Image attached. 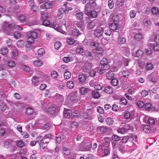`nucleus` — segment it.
<instances>
[{
	"instance_id": "1",
	"label": "nucleus",
	"mask_w": 159,
	"mask_h": 159,
	"mask_svg": "<svg viewBox=\"0 0 159 159\" xmlns=\"http://www.w3.org/2000/svg\"><path fill=\"white\" fill-rule=\"evenodd\" d=\"M105 139L106 143L103 144L101 149V152L102 154H103L102 156H107L110 153L109 146L111 139L108 137H106Z\"/></svg>"
},
{
	"instance_id": "2",
	"label": "nucleus",
	"mask_w": 159,
	"mask_h": 159,
	"mask_svg": "<svg viewBox=\"0 0 159 159\" xmlns=\"http://www.w3.org/2000/svg\"><path fill=\"white\" fill-rule=\"evenodd\" d=\"M69 4L67 2H66L62 7L60 8L58 11L57 16L60 19L62 18L64 13H67L70 10Z\"/></svg>"
},
{
	"instance_id": "3",
	"label": "nucleus",
	"mask_w": 159,
	"mask_h": 159,
	"mask_svg": "<svg viewBox=\"0 0 159 159\" xmlns=\"http://www.w3.org/2000/svg\"><path fill=\"white\" fill-rule=\"evenodd\" d=\"M91 48L94 50H96V52H98V55H100L103 52L102 48L99 47V43L95 41H93L91 42Z\"/></svg>"
},
{
	"instance_id": "4",
	"label": "nucleus",
	"mask_w": 159,
	"mask_h": 159,
	"mask_svg": "<svg viewBox=\"0 0 159 159\" xmlns=\"http://www.w3.org/2000/svg\"><path fill=\"white\" fill-rule=\"evenodd\" d=\"M121 139L120 137L116 135L113 134L111 137V145L112 148L113 149L116 148V146Z\"/></svg>"
},
{
	"instance_id": "5",
	"label": "nucleus",
	"mask_w": 159,
	"mask_h": 159,
	"mask_svg": "<svg viewBox=\"0 0 159 159\" xmlns=\"http://www.w3.org/2000/svg\"><path fill=\"white\" fill-rule=\"evenodd\" d=\"M71 30V34L74 36L78 37L81 35V33L76 27L75 23H70V30Z\"/></svg>"
},
{
	"instance_id": "6",
	"label": "nucleus",
	"mask_w": 159,
	"mask_h": 159,
	"mask_svg": "<svg viewBox=\"0 0 159 159\" xmlns=\"http://www.w3.org/2000/svg\"><path fill=\"white\" fill-rule=\"evenodd\" d=\"M82 137L81 135L80 134H78L77 133L72 134L70 136V145H73V143L75 142V140L76 141H80Z\"/></svg>"
},
{
	"instance_id": "7",
	"label": "nucleus",
	"mask_w": 159,
	"mask_h": 159,
	"mask_svg": "<svg viewBox=\"0 0 159 159\" xmlns=\"http://www.w3.org/2000/svg\"><path fill=\"white\" fill-rule=\"evenodd\" d=\"M84 13L89 17L94 18L98 15L97 12L94 10H91L90 9H84Z\"/></svg>"
},
{
	"instance_id": "8",
	"label": "nucleus",
	"mask_w": 159,
	"mask_h": 159,
	"mask_svg": "<svg viewBox=\"0 0 159 159\" xmlns=\"http://www.w3.org/2000/svg\"><path fill=\"white\" fill-rule=\"evenodd\" d=\"M130 129V126L128 124H126L121 128H119L117 129L118 133L122 134L127 132Z\"/></svg>"
},
{
	"instance_id": "9",
	"label": "nucleus",
	"mask_w": 159,
	"mask_h": 159,
	"mask_svg": "<svg viewBox=\"0 0 159 159\" xmlns=\"http://www.w3.org/2000/svg\"><path fill=\"white\" fill-rule=\"evenodd\" d=\"M104 30L102 28L99 27L96 29L93 33L94 36L97 38L102 37L103 36Z\"/></svg>"
},
{
	"instance_id": "10",
	"label": "nucleus",
	"mask_w": 159,
	"mask_h": 159,
	"mask_svg": "<svg viewBox=\"0 0 159 159\" xmlns=\"http://www.w3.org/2000/svg\"><path fill=\"white\" fill-rule=\"evenodd\" d=\"M52 135L51 134H47L43 137L41 135H39L36 138V141L38 142H41L42 140L43 141H45V140L47 139L48 140L50 141L51 139Z\"/></svg>"
},
{
	"instance_id": "11",
	"label": "nucleus",
	"mask_w": 159,
	"mask_h": 159,
	"mask_svg": "<svg viewBox=\"0 0 159 159\" xmlns=\"http://www.w3.org/2000/svg\"><path fill=\"white\" fill-rule=\"evenodd\" d=\"M100 64L102 67H103L104 69L108 70L110 67L108 60L106 58H103L100 61Z\"/></svg>"
},
{
	"instance_id": "12",
	"label": "nucleus",
	"mask_w": 159,
	"mask_h": 159,
	"mask_svg": "<svg viewBox=\"0 0 159 159\" xmlns=\"http://www.w3.org/2000/svg\"><path fill=\"white\" fill-rule=\"evenodd\" d=\"M96 5L95 0H89V2L85 4L84 9H90V7H94Z\"/></svg>"
},
{
	"instance_id": "13",
	"label": "nucleus",
	"mask_w": 159,
	"mask_h": 159,
	"mask_svg": "<svg viewBox=\"0 0 159 159\" xmlns=\"http://www.w3.org/2000/svg\"><path fill=\"white\" fill-rule=\"evenodd\" d=\"M82 55L83 56H85L91 60H93L94 57L93 54H92L88 50H84V52Z\"/></svg>"
},
{
	"instance_id": "14",
	"label": "nucleus",
	"mask_w": 159,
	"mask_h": 159,
	"mask_svg": "<svg viewBox=\"0 0 159 159\" xmlns=\"http://www.w3.org/2000/svg\"><path fill=\"white\" fill-rule=\"evenodd\" d=\"M107 130V128L104 126H99L97 128V131L99 134H104Z\"/></svg>"
},
{
	"instance_id": "15",
	"label": "nucleus",
	"mask_w": 159,
	"mask_h": 159,
	"mask_svg": "<svg viewBox=\"0 0 159 159\" xmlns=\"http://www.w3.org/2000/svg\"><path fill=\"white\" fill-rule=\"evenodd\" d=\"M52 5L51 2H46L42 4L40 6L41 9H49L52 7Z\"/></svg>"
},
{
	"instance_id": "16",
	"label": "nucleus",
	"mask_w": 159,
	"mask_h": 159,
	"mask_svg": "<svg viewBox=\"0 0 159 159\" xmlns=\"http://www.w3.org/2000/svg\"><path fill=\"white\" fill-rule=\"evenodd\" d=\"M87 77L86 76V74H82L79 75L78 77V79L80 83L82 84H83L85 83Z\"/></svg>"
},
{
	"instance_id": "17",
	"label": "nucleus",
	"mask_w": 159,
	"mask_h": 159,
	"mask_svg": "<svg viewBox=\"0 0 159 159\" xmlns=\"http://www.w3.org/2000/svg\"><path fill=\"white\" fill-rule=\"evenodd\" d=\"M96 25V21L95 20H94L91 21L88 23L87 25V27L89 30H92L95 27Z\"/></svg>"
},
{
	"instance_id": "18",
	"label": "nucleus",
	"mask_w": 159,
	"mask_h": 159,
	"mask_svg": "<svg viewBox=\"0 0 159 159\" xmlns=\"http://www.w3.org/2000/svg\"><path fill=\"white\" fill-rule=\"evenodd\" d=\"M103 91L105 93L107 94H111L113 93V89L112 87L109 85L105 86Z\"/></svg>"
},
{
	"instance_id": "19",
	"label": "nucleus",
	"mask_w": 159,
	"mask_h": 159,
	"mask_svg": "<svg viewBox=\"0 0 159 159\" xmlns=\"http://www.w3.org/2000/svg\"><path fill=\"white\" fill-rule=\"evenodd\" d=\"M81 23L77 22H71V23H75V25L76 26V27H77L79 28L81 31L84 30V22L81 21Z\"/></svg>"
},
{
	"instance_id": "20",
	"label": "nucleus",
	"mask_w": 159,
	"mask_h": 159,
	"mask_svg": "<svg viewBox=\"0 0 159 159\" xmlns=\"http://www.w3.org/2000/svg\"><path fill=\"white\" fill-rule=\"evenodd\" d=\"M124 118L127 120L129 119V120H131L132 119H133V116L131 115L130 113L128 111H125L124 114Z\"/></svg>"
},
{
	"instance_id": "21",
	"label": "nucleus",
	"mask_w": 159,
	"mask_h": 159,
	"mask_svg": "<svg viewBox=\"0 0 159 159\" xmlns=\"http://www.w3.org/2000/svg\"><path fill=\"white\" fill-rule=\"evenodd\" d=\"M130 74V72L129 70L126 69L123 71L122 72V77L125 78H128Z\"/></svg>"
},
{
	"instance_id": "22",
	"label": "nucleus",
	"mask_w": 159,
	"mask_h": 159,
	"mask_svg": "<svg viewBox=\"0 0 159 159\" xmlns=\"http://www.w3.org/2000/svg\"><path fill=\"white\" fill-rule=\"evenodd\" d=\"M95 70L96 71L97 73H98L100 75H102L104 73L106 70L104 69L103 67H97L95 69Z\"/></svg>"
},
{
	"instance_id": "23",
	"label": "nucleus",
	"mask_w": 159,
	"mask_h": 159,
	"mask_svg": "<svg viewBox=\"0 0 159 159\" xmlns=\"http://www.w3.org/2000/svg\"><path fill=\"white\" fill-rule=\"evenodd\" d=\"M144 108L147 111H151L152 110V104L149 102H145Z\"/></svg>"
},
{
	"instance_id": "24",
	"label": "nucleus",
	"mask_w": 159,
	"mask_h": 159,
	"mask_svg": "<svg viewBox=\"0 0 159 159\" xmlns=\"http://www.w3.org/2000/svg\"><path fill=\"white\" fill-rule=\"evenodd\" d=\"M90 91H91V93H92L93 98L95 99H97L100 97L101 95L99 94V92L97 91L96 90H91Z\"/></svg>"
},
{
	"instance_id": "25",
	"label": "nucleus",
	"mask_w": 159,
	"mask_h": 159,
	"mask_svg": "<svg viewBox=\"0 0 159 159\" xmlns=\"http://www.w3.org/2000/svg\"><path fill=\"white\" fill-rule=\"evenodd\" d=\"M91 90L88 88L85 87H81L80 89V93L82 95H85Z\"/></svg>"
},
{
	"instance_id": "26",
	"label": "nucleus",
	"mask_w": 159,
	"mask_h": 159,
	"mask_svg": "<svg viewBox=\"0 0 159 159\" xmlns=\"http://www.w3.org/2000/svg\"><path fill=\"white\" fill-rule=\"evenodd\" d=\"M44 141L45 142V143L43 142H41L39 143V146L41 149H44L47 147V144L49 143V141L47 139L46 141Z\"/></svg>"
},
{
	"instance_id": "27",
	"label": "nucleus",
	"mask_w": 159,
	"mask_h": 159,
	"mask_svg": "<svg viewBox=\"0 0 159 159\" xmlns=\"http://www.w3.org/2000/svg\"><path fill=\"white\" fill-rule=\"evenodd\" d=\"M46 111L49 113L50 114H53L56 111L55 108L53 106H51L48 108H46Z\"/></svg>"
},
{
	"instance_id": "28",
	"label": "nucleus",
	"mask_w": 159,
	"mask_h": 159,
	"mask_svg": "<svg viewBox=\"0 0 159 159\" xmlns=\"http://www.w3.org/2000/svg\"><path fill=\"white\" fill-rule=\"evenodd\" d=\"M77 18L80 20L82 22H84L83 19V13L82 12H78L76 14Z\"/></svg>"
},
{
	"instance_id": "29",
	"label": "nucleus",
	"mask_w": 159,
	"mask_h": 159,
	"mask_svg": "<svg viewBox=\"0 0 159 159\" xmlns=\"http://www.w3.org/2000/svg\"><path fill=\"white\" fill-rule=\"evenodd\" d=\"M111 83L113 86H117L119 83V81L117 79L113 78L111 80Z\"/></svg>"
},
{
	"instance_id": "30",
	"label": "nucleus",
	"mask_w": 159,
	"mask_h": 159,
	"mask_svg": "<svg viewBox=\"0 0 159 159\" xmlns=\"http://www.w3.org/2000/svg\"><path fill=\"white\" fill-rule=\"evenodd\" d=\"M63 116L65 118H70V110L65 108L63 111Z\"/></svg>"
},
{
	"instance_id": "31",
	"label": "nucleus",
	"mask_w": 159,
	"mask_h": 159,
	"mask_svg": "<svg viewBox=\"0 0 159 159\" xmlns=\"http://www.w3.org/2000/svg\"><path fill=\"white\" fill-rule=\"evenodd\" d=\"M143 38L142 34L141 33H138L135 34L134 35L135 39L137 41H140Z\"/></svg>"
},
{
	"instance_id": "32",
	"label": "nucleus",
	"mask_w": 159,
	"mask_h": 159,
	"mask_svg": "<svg viewBox=\"0 0 159 159\" xmlns=\"http://www.w3.org/2000/svg\"><path fill=\"white\" fill-rule=\"evenodd\" d=\"M78 125V122L75 121L72 122L70 123V126H71V130H73L74 129H75L77 128Z\"/></svg>"
},
{
	"instance_id": "33",
	"label": "nucleus",
	"mask_w": 159,
	"mask_h": 159,
	"mask_svg": "<svg viewBox=\"0 0 159 159\" xmlns=\"http://www.w3.org/2000/svg\"><path fill=\"white\" fill-rule=\"evenodd\" d=\"M120 138L121 139L120 142H121L122 143H125L129 139V136H126L123 137H121Z\"/></svg>"
},
{
	"instance_id": "34",
	"label": "nucleus",
	"mask_w": 159,
	"mask_h": 159,
	"mask_svg": "<svg viewBox=\"0 0 159 159\" xmlns=\"http://www.w3.org/2000/svg\"><path fill=\"white\" fill-rule=\"evenodd\" d=\"M52 28L57 30L58 32L62 33V30L61 29L59 25L57 24H53L52 26Z\"/></svg>"
},
{
	"instance_id": "35",
	"label": "nucleus",
	"mask_w": 159,
	"mask_h": 159,
	"mask_svg": "<svg viewBox=\"0 0 159 159\" xmlns=\"http://www.w3.org/2000/svg\"><path fill=\"white\" fill-rule=\"evenodd\" d=\"M81 150L82 151H89L91 149V145L90 144L85 145L81 147Z\"/></svg>"
},
{
	"instance_id": "36",
	"label": "nucleus",
	"mask_w": 159,
	"mask_h": 159,
	"mask_svg": "<svg viewBox=\"0 0 159 159\" xmlns=\"http://www.w3.org/2000/svg\"><path fill=\"white\" fill-rule=\"evenodd\" d=\"M109 27L111 30L114 31L117 29L118 25L117 24L113 23L110 24Z\"/></svg>"
},
{
	"instance_id": "37",
	"label": "nucleus",
	"mask_w": 159,
	"mask_h": 159,
	"mask_svg": "<svg viewBox=\"0 0 159 159\" xmlns=\"http://www.w3.org/2000/svg\"><path fill=\"white\" fill-rule=\"evenodd\" d=\"M40 14L41 15V19L42 20H46L48 17V15L46 13H44L43 11H41L40 12Z\"/></svg>"
},
{
	"instance_id": "38",
	"label": "nucleus",
	"mask_w": 159,
	"mask_h": 159,
	"mask_svg": "<svg viewBox=\"0 0 159 159\" xmlns=\"http://www.w3.org/2000/svg\"><path fill=\"white\" fill-rule=\"evenodd\" d=\"M151 11L153 14L157 15L159 12V10L158 8L154 6L152 8Z\"/></svg>"
},
{
	"instance_id": "39",
	"label": "nucleus",
	"mask_w": 159,
	"mask_h": 159,
	"mask_svg": "<svg viewBox=\"0 0 159 159\" xmlns=\"http://www.w3.org/2000/svg\"><path fill=\"white\" fill-rule=\"evenodd\" d=\"M143 24L145 26H148L151 24V21L150 19L145 18L143 21Z\"/></svg>"
},
{
	"instance_id": "40",
	"label": "nucleus",
	"mask_w": 159,
	"mask_h": 159,
	"mask_svg": "<svg viewBox=\"0 0 159 159\" xmlns=\"http://www.w3.org/2000/svg\"><path fill=\"white\" fill-rule=\"evenodd\" d=\"M143 53V52L142 50H139L137 51L135 56L137 57L141 58L142 57Z\"/></svg>"
},
{
	"instance_id": "41",
	"label": "nucleus",
	"mask_w": 159,
	"mask_h": 159,
	"mask_svg": "<svg viewBox=\"0 0 159 159\" xmlns=\"http://www.w3.org/2000/svg\"><path fill=\"white\" fill-rule=\"evenodd\" d=\"M120 104L125 106L127 104L128 101L124 97H122L120 99Z\"/></svg>"
},
{
	"instance_id": "42",
	"label": "nucleus",
	"mask_w": 159,
	"mask_h": 159,
	"mask_svg": "<svg viewBox=\"0 0 159 159\" xmlns=\"http://www.w3.org/2000/svg\"><path fill=\"white\" fill-rule=\"evenodd\" d=\"M33 63L37 67L40 66L43 64L42 61L40 60H36L33 62Z\"/></svg>"
},
{
	"instance_id": "43",
	"label": "nucleus",
	"mask_w": 159,
	"mask_h": 159,
	"mask_svg": "<svg viewBox=\"0 0 159 159\" xmlns=\"http://www.w3.org/2000/svg\"><path fill=\"white\" fill-rule=\"evenodd\" d=\"M26 17L25 15L21 14L19 16V20L21 22H24L26 21Z\"/></svg>"
},
{
	"instance_id": "44",
	"label": "nucleus",
	"mask_w": 159,
	"mask_h": 159,
	"mask_svg": "<svg viewBox=\"0 0 159 159\" xmlns=\"http://www.w3.org/2000/svg\"><path fill=\"white\" fill-rule=\"evenodd\" d=\"M143 130L145 133H149L150 131V127L148 125H145L143 127Z\"/></svg>"
},
{
	"instance_id": "45",
	"label": "nucleus",
	"mask_w": 159,
	"mask_h": 159,
	"mask_svg": "<svg viewBox=\"0 0 159 159\" xmlns=\"http://www.w3.org/2000/svg\"><path fill=\"white\" fill-rule=\"evenodd\" d=\"M106 124L108 125H112L113 124L114 121L110 117L107 118L105 120Z\"/></svg>"
},
{
	"instance_id": "46",
	"label": "nucleus",
	"mask_w": 159,
	"mask_h": 159,
	"mask_svg": "<svg viewBox=\"0 0 159 159\" xmlns=\"http://www.w3.org/2000/svg\"><path fill=\"white\" fill-rule=\"evenodd\" d=\"M136 88L134 87H131L127 91L128 94L130 95L133 94L135 92Z\"/></svg>"
},
{
	"instance_id": "47",
	"label": "nucleus",
	"mask_w": 159,
	"mask_h": 159,
	"mask_svg": "<svg viewBox=\"0 0 159 159\" xmlns=\"http://www.w3.org/2000/svg\"><path fill=\"white\" fill-rule=\"evenodd\" d=\"M126 42V40L124 38H118V43H119V44L120 45L125 43Z\"/></svg>"
},
{
	"instance_id": "48",
	"label": "nucleus",
	"mask_w": 159,
	"mask_h": 159,
	"mask_svg": "<svg viewBox=\"0 0 159 159\" xmlns=\"http://www.w3.org/2000/svg\"><path fill=\"white\" fill-rule=\"evenodd\" d=\"M8 49L7 48H3L0 50V53L3 55H5L8 53Z\"/></svg>"
},
{
	"instance_id": "49",
	"label": "nucleus",
	"mask_w": 159,
	"mask_h": 159,
	"mask_svg": "<svg viewBox=\"0 0 159 159\" xmlns=\"http://www.w3.org/2000/svg\"><path fill=\"white\" fill-rule=\"evenodd\" d=\"M33 110L31 108H28L26 109L25 113L27 115H30L33 113Z\"/></svg>"
},
{
	"instance_id": "50",
	"label": "nucleus",
	"mask_w": 159,
	"mask_h": 159,
	"mask_svg": "<svg viewBox=\"0 0 159 159\" xmlns=\"http://www.w3.org/2000/svg\"><path fill=\"white\" fill-rule=\"evenodd\" d=\"M25 143L23 141L21 140L18 141L16 143V145L18 147L22 148L24 146Z\"/></svg>"
},
{
	"instance_id": "51",
	"label": "nucleus",
	"mask_w": 159,
	"mask_h": 159,
	"mask_svg": "<svg viewBox=\"0 0 159 159\" xmlns=\"http://www.w3.org/2000/svg\"><path fill=\"white\" fill-rule=\"evenodd\" d=\"M84 50L83 49L82 47L81 46H79L75 50L76 52L78 53H82V54L84 52Z\"/></svg>"
},
{
	"instance_id": "52",
	"label": "nucleus",
	"mask_w": 159,
	"mask_h": 159,
	"mask_svg": "<svg viewBox=\"0 0 159 159\" xmlns=\"http://www.w3.org/2000/svg\"><path fill=\"white\" fill-rule=\"evenodd\" d=\"M78 44V42L75 40L73 39L70 38V46L74 45L76 46Z\"/></svg>"
},
{
	"instance_id": "53",
	"label": "nucleus",
	"mask_w": 159,
	"mask_h": 159,
	"mask_svg": "<svg viewBox=\"0 0 159 159\" xmlns=\"http://www.w3.org/2000/svg\"><path fill=\"white\" fill-rule=\"evenodd\" d=\"M145 102V101L143 102L141 101H138L137 102L138 107L139 108H144Z\"/></svg>"
},
{
	"instance_id": "54",
	"label": "nucleus",
	"mask_w": 159,
	"mask_h": 159,
	"mask_svg": "<svg viewBox=\"0 0 159 159\" xmlns=\"http://www.w3.org/2000/svg\"><path fill=\"white\" fill-rule=\"evenodd\" d=\"M106 76L108 79H111L114 77V74L112 72H108L106 75Z\"/></svg>"
},
{
	"instance_id": "55",
	"label": "nucleus",
	"mask_w": 159,
	"mask_h": 159,
	"mask_svg": "<svg viewBox=\"0 0 159 159\" xmlns=\"http://www.w3.org/2000/svg\"><path fill=\"white\" fill-rule=\"evenodd\" d=\"M136 14V12L134 10H131L129 12V16L131 18H134Z\"/></svg>"
},
{
	"instance_id": "56",
	"label": "nucleus",
	"mask_w": 159,
	"mask_h": 159,
	"mask_svg": "<svg viewBox=\"0 0 159 159\" xmlns=\"http://www.w3.org/2000/svg\"><path fill=\"white\" fill-rule=\"evenodd\" d=\"M121 142H119L116 146V148H118L120 151L123 150L124 148V145Z\"/></svg>"
},
{
	"instance_id": "57",
	"label": "nucleus",
	"mask_w": 159,
	"mask_h": 159,
	"mask_svg": "<svg viewBox=\"0 0 159 159\" xmlns=\"http://www.w3.org/2000/svg\"><path fill=\"white\" fill-rule=\"evenodd\" d=\"M118 15H115L112 18V20H113V23L117 24L118 23L119 20Z\"/></svg>"
},
{
	"instance_id": "58",
	"label": "nucleus",
	"mask_w": 159,
	"mask_h": 159,
	"mask_svg": "<svg viewBox=\"0 0 159 159\" xmlns=\"http://www.w3.org/2000/svg\"><path fill=\"white\" fill-rule=\"evenodd\" d=\"M120 86L124 89H125L128 87L127 84L125 82H121L120 84Z\"/></svg>"
},
{
	"instance_id": "59",
	"label": "nucleus",
	"mask_w": 159,
	"mask_h": 159,
	"mask_svg": "<svg viewBox=\"0 0 159 159\" xmlns=\"http://www.w3.org/2000/svg\"><path fill=\"white\" fill-rule=\"evenodd\" d=\"M152 50L150 48L146 49L145 50V53L147 56H150L152 53Z\"/></svg>"
},
{
	"instance_id": "60",
	"label": "nucleus",
	"mask_w": 159,
	"mask_h": 159,
	"mask_svg": "<svg viewBox=\"0 0 159 159\" xmlns=\"http://www.w3.org/2000/svg\"><path fill=\"white\" fill-rule=\"evenodd\" d=\"M51 75L52 78L55 79L57 78L58 76V73L56 71H52L51 72Z\"/></svg>"
},
{
	"instance_id": "61",
	"label": "nucleus",
	"mask_w": 159,
	"mask_h": 159,
	"mask_svg": "<svg viewBox=\"0 0 159 159\" xmlns=\"http://www.w3.org/2000/svg\"><path fill=\"white\" fill-rule=\"evenodd\" d=\"M148 123L150 125H152L155 123V120L152 118H150L148 120Z\"/></svg>"
},
{
	"instance_id": "62",
	"label": "nucleus",
	"mask_w": 159,
	"mask_h": 159,
	"mask_svg": "<svg viewBox=\"0 0 159 159\" xmlns=\"http://www.w3.org/2000/svg\"><path fill=\"white\" fill-rule=\"evenodd\" d=\"M8 66L11 68H13L16 65L15 62L13 60H10L8 62Z\"/></svg>"
},
{
	"instance_id": "63",
	"label": "nucleus",
	"mask_w": 159,
	"mask_h": 159,
	"mask_svg": "<svg viewBox=\"0 0 159 159\" xmlns=\"http://www.w3.org/2000/svg\"><path fill=\"white\" fill-rule=\"evenodd\" d=\"M153 49L155 51H158L159 50V44L157 43H154L152 44Z\"/></svg>"
},
{
	"instance_id": "64",
	"label": "nucleus",
	"mask_w": 159,
	"mask_h": 159,
	"mask_svg": "<svg viewBox=\"0 0 159 159\" xmlns=\"http://www.w3.org/2000/svg\"><path fill=\"white\" fill-rule=\"evenodd\" d=\"M96 73L97 72L95 70V69L90 70L89 72V75L90 76L92 77H94L96 75Z\"/></svg>"
}]
</instances>
